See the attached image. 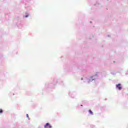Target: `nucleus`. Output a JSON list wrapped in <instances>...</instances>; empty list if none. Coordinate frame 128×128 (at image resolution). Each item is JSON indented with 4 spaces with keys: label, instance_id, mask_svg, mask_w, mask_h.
<instances>
[{
    "label": "nucleus",
    "instance_id": "1",
    "mask_svg": "<svg viewBox=\"0 0 128 128\" xmlns=\"http://www.w3.org/2000/svg\"><path fill=\"white\" fill-rule=\"evenodd\" d=\"M116 88H117L119 90H122V86L120 85V84H116Z\"/></svg>",
    "mask_w": 128,
    "mask_h": 128
},
{
    "label": "nucleus",
    "instance_id": "2",
    "mask_svg": "<svg viewBox=\"0 0 128 128\" xmlns=\"http://www.w3.org/2000/svg\"><path fill=\"white\" fill-rule=\"evenodd\" d=\"M48 126H49L50 128H52V126H50L48 123L46 124L44 126V128H46Z\"/></svg>",
    "mask_w": 128,
    "mask_h": 128
},
{
    "label": "nucleus",
    "instance_id": "3",
    "mask_svg": "<svg viewBox=\"0 0 128 128\" xmlns=\"http://www.w3.org/2000/svg\"><path fill=\"white\" fill-rule=\"evenodd\" d=\"M88 112H90V114H93V112H92V110H88Z\"/></svg>",
    "mask_w": 128,
    "mask_h": 128
},
{
    "label": "nucleus",
    "instance_id": "4",
    "mask_svg": "<svg viewBox=\"0 0 128 128\" xmlns=\"http://www.w3.org/2000/svg\"><path fill=\"white\" fill-rule=\"evenodd\" d=\"M2 110L0 109V114H2Z\"/></svg>",
    "mask_w": 128,
    "mask_h": 128
},
{
    "label": "nucleus",
    "instance_id": "5",
    "mask_svg": "<svg viewBox=\"0 0 128 128\" xmlns=\"http://www.w3.org/2000/svg\"><path fill=\"white\" fill-rule=\"evenodd\" d=\"M28 15H26V16H25V18H28Z\"/></svg>",
    "mask_w": 128,
    "mask_h": 128
},
{
    "label": "nucleus",
    "instance_id": "6",
    "mask_svg": "<svg viewBox=\"0 0 128 128\" xmlns=\"http://www.w3.org/2000/svg\"><path fill=\"white\" fill-rule=\"evenodd\" d=\"M26 117L28 118V114H26Z\"/></svg>",
    "mask_w": 128,
    "mask_h": 128
},
{
    "label": "nucleus",
    "instance_id": "7",
    "mask_svg": "<svg viewBox=\"0 0 128 128\" xmlns=\"http://www.w3.org/2000/svg\"><path fill=\"white\" fill-rule=\"evenodd\" d=\"M81 106H82V105H81Z\"/></svg>",
    "mask_w": 128,
    "mask_h": 128
}]
</instances>
